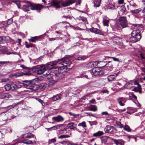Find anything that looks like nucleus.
Returning <instances> with one entry per match:
<instances>
[{
	"mask_svg": "<svg viewBox=\"0 0 145 145\" xmlns=\"http://www.w3.org/2000/svg\"><path fill=\"white\" fill-rule=\"evenodd\" d=\"M113 141L116 145H124V141L122 140L112 139Z\"/></svg>",
	"mask_w": 145,
	"mask_h": 145,
	"instance_id": "21",
	"label": "nucleus"
},
{
	"mask_svg": "<svg viewBox=\"0 0 145 145\" xmlns=\"http://www.w3.org/2000/svg\"><path fill=\"white\" fill-rule=\"evenodd\" d=\"M138 85L137 87H135L132 90L133 91H134L135 92H137L140 88H141V86L139 84Z\"/></svg>",
	"mask_w": 145,
	"mask_h": 145,
	"instance_id": "46",
	"label": "nucleus"
},
{
	"mask_svg": "<svg viewBox=\"0 0 145 145\" xmlns=\"http://www.w3.org/2000/svg\"><path fill=\"white\" fill-rule=\"evenodd\" d=\"M22 84L23 85L24 87L33 90H34L35 85L34 84L33 82L31 81L25 80L22 81Z\"/></svg>",
	"mask_w": 145,
	"mask_h": 145,
	"instance_id": "6",
	"label": "nucleus"
},
{
	"mask_svg": "<svg viewBox=\"0 0 145 145\" xmlns=\"http://www.w3.org/2000/svg\"><path fill=\"white\" fill-rule=\"evenodd\" d=\"M33 71L38 75H40L42 74H45L47 72L46 68L45 66L42 65L41 66H36L33 69Z\"/></svg>",
	"mask_w": 145,
	"mask_h": 145,
	"instance_id": "4",
	"label": "nucleus"
},
{
	"mask_svg": "<svg viewBox=\"0 0 145 145\" xmlns=\"http://www.w3.org/2000/svg\"><path fill=\"white\" fill-rule=\"evenodd\" d=\"M125 88L131 89L133 87L129 82H127L124 86Z\"/></svg>",
	"mask_w": 145,
	"mask_h": 145,
	"instance_id": "37",
	"label": "nucleus"
},
{
	"mask_svg": "<svg viewBox=\"0 0 145 145\" xmlns=\"http://www.w3.org/2000/svg\"><path fill=\"white\" fill-rule=\"evenodd\" d=\"M111 62V61H108V63L105 65V69L109 72L112 71V65L109 64Z\"/></svg>",
	"mask_w": 145,
	"mask_h": 145,
	"instance_id": "19",
	"label": "nucleus"
},
{
	"mask_svg": "<svg viewBox=\"0 0 145 145\" xmlns=\"http://www.w3.org/2000/svg\"><path fill=\"white\" fill-rule=\"evenodd\" d=\"M0 64H6L7 65L9 64L10 65H12L13 64V63L11 61H0Z\"/></svg>",
	"mask_w": 145,
	"mask_h": 145,
	"instance_id": "34",
	"label": "nucleus"
},
{
	"mask_svg": "<svg viewBox=\"0 0 145 145\" xmlns=\"http://www.w3.org/2000/svg\"><path fill=\"white\" fill-rule=\"evenodd\" d=\"M12 18L9 19L7 22V24L8 25H10L11 24L12 22Z\"/></svg>",
	"mask_w": 145,
	"mask_h": 145,
	"instance_id": "55",
	"label": "nucleus"
},
{
	"mask_svg": "<svg viewBox=\"0 0 145 145\" xmlns=\"http://www.w3.org/2000/svg\"><path fill=\"white\" fill-rule=\"evenodd\" d=\"M1 80L2 82H8L9 80L8 78H2Z\"/></svg>",
	"mask_w": 145,
	"mask_h": 145,
	"instance_id": "56",
	"label": "nucleus"
},
{
	"mask_svg": "<svg viewBox=\"0 0 145 145\" xmlns=\"http://www.w3.org/2000/svg\"><path fill=\"white\" fill-rule=\"evenodd\" d=\"M118 126L120 128H122L123 127V125L120 122L117 124Z\"/></svg>",
	"mask_w": 145,
	"mask_h": 145,
	"instance_id": "57",
	"label": "nucleus"
},
{
	"mask_svg": "<svg viewBox=\"0 0 145 145\" xmlns=\"http://www.w3.org/2000/svg\"><path fill=\"white\" fill-rule=\"evenodd\" d=\"M69 114L70 115H71V116H74V117H75V116L78 115L72 113L71 112H69Z\"/></svg>",
	"mask_w": 145,
	"mask_h": 145,
	"instance_id": "62",
	"label": "nucleus"
},
{
	"mask_svg": "<svg viewBox=\"0 0 145 145\" xmlns=\"http://www.w3.org/2000/svg\"><path fill=\"white\" fill-rule=\"evenodd\" d=\"M102 115H105L109 116V114L106 111L102 112L101 113Z\"/></svg>",
	"mask_w": 145,
	"mask_h": 145,
	"instance_id": "58",
	"label": "nucleus"
},
{
	"mask_svg": "<svg viewBox=\"0 0 145 145\" xmlns=\"http://www.w3.org/2000/svg\"><path fill=\"white\" fill-rule=\"evenodd\" d=\"M70 136L67 135H61L58 137L59 138H68Z\"/></svg>",
	"mask_w": 145,
	"mask_h": 145,
	"instance_id": "52",
	"label": "nucleus"
},
{
	"mask_svg": "<svg viewBox=\"0 0 145 145\" xmlns=\"http://www.w3.org/2000/svg\"><path fill=\"white\" fill-rule=\"evenodd\" d=\"M129 82L132 86V87H134L133 85H138V83L136 80H132L130 81Z\"/></svg>",
	"mask_w": 145,
	"mask_h": 145,
	"instance_id": "41",
	"label": "nucleus"
},
{
	"mask_svg": "<svg viewBox=\"0 0 145 145\" xmlns=\"http://www.w3.org/2000/svg\"><path fill=\"white\" fill-rule=\"evenodd\" d=\"M127 100V98L123 97H120L117 99V101L119 105L121 106L125 105V103Z\"/></svg>",
	"mask_w": 145,
	"mask_h": 145,
	"instance_id": "10",
	"label": "nucleus"
},
{
	"mask_svg": "<svg viewBox=\"0 0 145 145\" xmlns=\"http://www.w3.org/2000/svg\"><path fill=\"white\" fill-rule=\"evenodd\" d=\"M126 8L124 6H122L120 7V12L121 13V14H123L125 12Z\"/></svg>",
	"mask_w": 145,
	"mask_h": 145,
	"instance_id": "44",
	"label": "nucleus"
},
{
	"mask_svg": "<svg viewBox=\"0 0 145 145\" xmlns=\"http://www.w3.org/2000/svg\"><path fill=\"white\" fill-rule=\"evenodd\" d=\"M78 127H82L83 128L86 127V125L85 121H83L81 123H79L78 125Z\"/></svg>",
	"mask_w": 145,
	"mask_h": 145,
	"instance_id": "45",
	"label": "nucleus"
},
{
	"mask_svg": "<svg viewBox=\"0 0 145 145\" xmlns=\"http://www.w3.org/2000/svg\"><path fill=\"white\" fill-rule=\"evenodd\" d=\"M45 74H44V76H45V78L48 80L55 79L56 80L50 82V83L51 85L55 83V81H57L60 80L64 78L65 75L63 74L60 73L57 71H50V72L47 71Z\"/></svg>",
	"mask_w": 145,
	"mask_h": 145,
	"instance_id": "2",
	"label": "nucleus"
},
{
	"mask_svg": "<svg viewBox=\"0 0 145 145\" xmlns=\"http://www.w3.org/2000/svg\"><path fill=\"white\" fill-rule=\"evenodd\" d=\"M59 61H58V60H55L51 62L48 63L46 67L47 70L53 68H55V67H54L55 65H58L59 63Z\"/></svg>",
	"mask_w": 145,
	"mask_h": 145,
	"instance_id": "9",
	"label": "nucleus"
},
{
	"mask_svg": "<svg viewBox=\"0 0 145 145\" xmlns=\"http://www.w3.org/2000/svg\"><path fill=\"white\" fill-rule=\"evenodd\" d=\"M129 5L130 6V10L135 9L137 7V5L133 1L130 2Z\"/></svg>",
	"mask_w": 145,
	"mask_h": 145,
	"instance_id": "26",
	"label": "nucleus"
},
{
	"mask_svg": "<svg viewBox=\"0 0 145 145\" xmlns=\"http://www.w3.org/2000/svg\"><path fill=\"white\" fill-rule=\"evenodd\" d=\"M108 8L110 9H114L115 8L114 4L113 3H109L108 5Z\"/></svg>",
	"mask_w": 145,
	"mask_h": 145,
	"instance_id": "51",
	"label": "nucleus"
},
{
	"mask_svg": "<svg viewBox=\"0 0 145 145\" xmlns=\"http://www.w3.org/2000/svg\"><path fill=\"white\" fill-rule=\"evenodd\" d=\"M107 58H112L113 59V60L114 61L119 62L120 61V60L119 59L116 58L114 57H109V56H107Z\"/></svg>",
	"mask_w": 145,
	"mask_h": 145,
	"instance_id": "53",
	"label": "nucleus"
},
{
	"mask_svg": "<svg viewBox=\"0 0 145 145\" xmlns=\"http://www.w3.org/2000/svg\"><path fill=\"white\" fill-rule=\"evenodd\" d=\"M137 111V109H129L127 112V113L131 114Z\"/></svg>",
	"mask_w": 145,
	"mask_h": 145,
	"instance_id": "48",
	"label": "nucleus"
},
{
	"mask_svg": "<svg viewBox=\"0 0 145 145\" xmlns=\"http://www.w3.org/2000/svg\"><path fill=\"white\" fill-rule=\"evenodd\" d=\"M11 1V2L14 3L15 4H16L19 8H20V1H19L16 0H12Z\"/></svg>",
	"mask_w": 145,
	"mask_h": 145,
	"instance_id": "39",
	"label": "nucleus"
},
{
	"mask_svg": "<svg viewBox=\"0 0 145 145\" xmlns=\"http://www.w3.org/2000/svg\"><path fill=\"white\" fill-rule=\"evenodd\" d=\"M26 3L27 5H24L23 8V10L25 12L29 11L30 9L33 10H40L43 8L42 6L39 4L31 3L27 1H26Z\"/></svg>",
	"mask_w": 145,
	"mask_h": 145,
	"instance_id": "3",
	"label": "nucleus"
},
{
	"mask_svg": "<svg viewBox=\"0 0 145 145\" xmlns=\"http://www.w3.org/2000/svg\"><path fill=\"white\" fill-rule=\"evenodd\" d=\"M49 141L48 143L50 144L52 143L55 142L56 141V139L55 138H53L51 140H49Z\"/></svg>",
	"mask_w": 145,
	"mask_h": 145,
	"instance_id": "54",
	"label": "nucleus"
},
{
	"mask_svg": "<svg viewBox=\"0 0 145 145\" xmlns=\"http://www.w3.org/2000/svg\"><path fill=\"white\" fill-rule=\"evenodd\" d=\"M109 22V19L108 18H104L103 20V23L104 26L108 27L109 25L108 23Z\"/></svg>",
	"mask_w": 145,
	"mask_h": 145,
	"instance_id": "24",
	"label": "nucleus"
},
{
	"mask_svg": "<svg viewBox=\"0 0 145 145\" xmlns=\"http://www.w3.org/2000/svg\"><path fill=\"white\" fill-rule=\"evenodd\" d=\"M11 89L12 90H16L18 89L21 88L22 86L20 85H17L14 83L11 84H10Z\"/></svg>",
	"mask_w": 145,
	"mask_h": 145,
	"instance_id": "18",
	"label": "nucleus"
},
{
	"mask_svg": "<svg viewBox=\"0 0 145 145\" xmlns=\"http://www.w3.org/2000/svg\"><path fill=\"white\" fill-rule=\"evenodd\" d=\"M39 38L37 37H32L31 38L29 39V40L30 42H35Z\"/></svg>",
	"mask_w": 145,
	"mask_h": 145,
	"instance_id": "35",
	"label": "nucleus"
},
{
	"mask_svg": "<svg viewBox=\"0 0 145 145\" xmlns=\"http://www.w3.org/2000/svg\"><path fill=\"white\" fill-rule=\"evenodd\" d=\"M52 120L57 122L62 121L64 120V118L61 116L58 115L56 117H54L52 118Z\"/></svg>",
	"mask_w": 145,
	"mask_h": 145,
	"instance_id": "14",
	"label": "nucleus"
},
{
	"mask_svg": "<svg viewBox=\"0 0 145 145\" xmlns=\"http://www.w3.org/2000/svg\"><path fill=\"white\" fill-rule=\"evenodd\" d=\"M11 97L10 95L8 93H0V99H7Z\"/></svg>",
	"mask_w": 145,
	"mask_h": 145,
	"instance_id": "15",
	"label": "nucleus"
},
{
	"mask_svg": "<svg viewBox=\"0 0 145 145\" xmlns=\"http://www.w3.org/2000/svg\"><path fill=\"white\" fill-rule=\"evenodd\" d=\"M138 37L132 36L130 39L129 41L132 42H135L139 40L141 38V36H138Z\"/></svg>",
	"mask_w": 145,
	"mask_h": 145,
	"instance_id": "12",
	"label": "nucleus"
},
{
	"mask_svg": "<svg viewBox=\"0 0 145 145\" xmlns=\"http://www.w3.org/2000/svg\"><path fill=\"white\" fill-rule=\"evenodd\" d=\"M95 91L93 92H92L90 93H88L86 95H85L84 97H82L81 98V99L82 101H83V100H85L86 99H88V98L90 97L91 95L92 94H93L94 93H95Z\"/></svg>",
	"mask_w": 145,
	"mask_h": 145,
	"instance_id": "28",
	"label": "nucleus"
},
{
	"mask_svg": "<svg viewBox=\"0 0 145 145\" xmlns=\"http://www.w3.org/2000/svg\"><path fill=\"white\" fill-rule=\"evenodd\" d=\"M92 72H89L90 74H92L95 76H101L103 75L104 72L102 70H100L98 68H95L92 69Z\"/></svg>",
	"mask_w": 145,
	"mask_h": 145,
	"instance_id": "7",
	"label": "nucleus"
},
{
	"mask_svg": "<svg viewBox=\"0 0 145 145\" xmlns=\"http://www.w3.org/2000/svg\"><path fill=\"white\" fill-rule=\"evenodd\" d=\"M107 78L108 81L109 82L116 81V78L115 77V76L113 75H109L108 76Z\"/></svg>",
	"mask_w": 145,
	"mask_h": 145,
	"instance_id": "22",
	"label": "nucleus"
},
{
	"mask_svg": "<svg viewBox=\"0 0 145 145\" xmlns=\"http://www.w3.org/2000/svg\"><path fill=\"white\" fill-rule=\"evenodd\" d=\"M61 64H58L57 65V67H58V71L59 72L63 74L62 73L65 71V70L66 68V65H63V66H60L59 65Z\"/></svg>",
	"mask_w": 145,
	"mask_h": 145,
	"instance_id": "16",
	"label": "nucleus"
},
{
	"mask_svg": "<svg viewBox=\"0 0 145 145\" xmlns=\"http://www.w3.org/2000/svg\"><path fill=\"white\" fill-rule=\"evenodd\" d=\"M104 130L106 133H112L114 132V127L110 125H107Z\"/></svg>",
	"mask_w": 145,
	"mask_h": 145,
	"instance_id": "11",
	"label": "nucleus"
},
{
	"mask_svg": "<svg viewBox=\"0 0 145 145\" xmlns=\"http://www.w3.org/2000/svg\"><path fill=\"white\" fill-rule=\"evenodd\" d=\"M87 58L86 56H79L75 58V59L80 61V60H84Z\"/></svg>",
	"mask_w": 145,
	"mask_h": 145,
	"instance_id": "31",
	"label": "nucleus"
},
{
	"mask_svg": "<svg viewBox=\"0 0 145 145\" xmlns=\"http://www.w3.org/2000/svg\"><path fill=\"white\" fill-rule=\"evenodd\" d=\"M78 19L79 20H82L84 22H85L87 21L86 18L84 16H80L78 18Z\"/></svg>",
	"mask_w": 145,
	"mask_h": 145,
	"instance_id": "47",
	"label": "nucleus"
},
{
	"mask_svg": "<svg viewBox=\"0 0 145 145\" xmlns=\"http://www.w3.org/2000/svg\"><path fill=\"white\" fill-rule=\"evenodd\" d=\"M58 61H59V64L61 65L69 66L71 64V61L69 60V56L68 55L65 56L62 58L58 59Z\"/></svg>",
	"mask_w": 145,
	"mask_h": 145,
	"instance_id": "5",
	"label": "nucleus"
},
{
	"mask_svg": "<svg viewBox=\"0 0 145 145\" xmlns=\"http://www.w3.org/2000/svg\"><path fill=\"white\" fill-rule=\"evenodd\" d=\"M61 144L63 145H67V142L66 141H63L60 142Z\"/></svg>",
	"mask_w": 145,
	"mask_h": 145,
	"instance_id": "60",
	"label": "nucleus"
},
{
	"mask_svg": "<svg viewBox=\"0 0 145 145\" xmlns=\"http://www.w3.org/2000/svg\"><path fill=\"white\" fill-rule=\"evenodd\" d=\"M104 134V133L103 131H99L98 132L94 133L93 136L94 137H98Z\"/></svg>",
	"mask_w": 145,
	"mask_h": 145,
	"instance_id": "36",
	"label": "nucleus"
},
{
	"mask_svg": "<svg viewBox=\"0 0 145 145\" xmlns=\"http://www.w3.org/2000/svg\"><path fill=\"white\" fill-rule=\"evenodd\" d=\"M5 26V25L4 23L3 22H1L0 24V28H3Z\"/></svg>",
	"mask_w": 145,
	"mask_h": 145,
	"instance_id": "59",
	"label": "nucleus"
},
{
	"mask_svg": "<svg viewBox=\"0 0 145 145\" xmlns=\"http://www.w3.org/2000/svg\"><path fill=\"white\" fill-rule=\"evenodd\" d=\"M61 98V95L60 94H58L55 95L54 96L52 99V100L53 101H55L59 100Z\"/></svg>",
	"mask_w": 145,
	"mask_h": 145,
	"instance_id": "25",
	"label": "nucleus"
},
{
	"mask_svg": "<svg viewBox=\"0 0 145 145\" xmlns=\"http://www.w3.org/2000/svg\"><path fill=\"white\" fill-rule=\"evenodd\" d=\"M140 31L138 29H136L133 31L131 36L138 37V36H140V34L139 33Z\"/></svg>",
	"mask_w": 145,
	"mask_h": 145,
	"instance_id": "20",
	"label": "nucleus"
},
{
	"mask_svg": "<svg viewBox=\"0 0 145 145\" xmlns=\"http://www.w3.org/2000/svg\"><path fill=\"white\" fill-rule=\"evenodd\" d=\"M141 10L140 8L133 9V10H131L130 12L134 14H137Z\"/></svg>",
	"mask_w": 145,
	"mask_h": 145,
	"instance_id": "30",
	"label": "nucleus"
},
{
	"mask_svg": "<svg viewBox=\"0 0 145 145\" xmlns=\"http://www.w3.org/2000/svg\"><path fill=\"white\" fill-rule=\"evenodd\" d=\"M123 129L124 130L128 132H130L131 131V129L127 125H125V126L123 127Z\"/></svg>",
	"mask_w": 145,
	"mask_h": 145,
	"instance_id": "40",
	"label": "nucleus"
},
{
	"mask_svg": "<svg viewBox=\"0 0 145 145\" xmlns=\"http://www.w3.org/2000/svg\"><path fill=\"white\" fill-rule=\"evenodd\" d=\"M22 142L24 144H31L33 143L31 141H30L28 140L25 139H24L23 141H22Z\"/></svg>",
	"mask_w": 145,
	"mask_h": 145,
	"instance_id": "42",
	"label": "nucleus"
},
{
	"mask_svg": "<svg viewBox=\"0 0 145 145\" xmlns=\"http://www.w3.org/2000/svg\"><path fill=\"white\" fill-rule=\"evenodd\" d=\"M36 99L43 106H45V105L42 100L39 98H37Z\"/></svg>",
	"mask_w": 145,
	"mask_h": 145,
	"instance_id": "49",
	"label": "nucleus"
},
{
	"mask_svg": "<svg viewBox=\"0 0 145 145\" xmlns=\"http://www.w3.org/2000/svg\"><path fill=\"white\" fill-rule=\"evenodd\" d=\"M124 0H118V3L119 4H122L124 2Z\"/></svg>",
	"mask_w": 145,
	"mask_h": 145,
	"instance_id": "61",
	"label": "nucleus"
},
{
	"mask_svg": "<svg viewBox=\"0 0 145 145\" xmlns=\"http://www.w3.org/2000/svg\"><path fill=\"white\" fill-rule=\"evenodd\" d=\"M88 76L85 74V73H83L82 74L80 75V77L81 78L85 77L88 79L90 78H91L92 76H89V78H88Z\"/></svg>",
	"mask_w": 145,
	"mask_h": 145,
	"instance_id": "50",
	"label": "nucleus"
},
{
	"mask_svg": "<svg viewBox=\"0 0 145 145\" xmlns=\"http://www.w3.org/2000/svg\"><path fill=\"white\" fill-rule=\"evenodd\" d=\"M68 127L71 129H73L76 127V125L73 122L69 123L68 125Z\"/></svg>",
	"mask_w": 145,
	"mask_h": 145,
	"instance_id": "29",
	"label": "nucleus"
},
{
	"mask_svg": "<svg viewBox=\"0 0 145 145\" xmlns=\"http://www.w3.org/2000/svg\"><path fill=\"white\" fill-rule=\"evenodd\" d=\"M47 84L45 83H42L40 84L39 86L40 89H44L46 87Z\"/></svg>",
	"mask_w": 145,
	"mask_h": 145,
	"instance_id": "38",
	"label": "nucleus"
},
{
	"mask_svg": "<svg viewBox=\"0 0 145 145\" xmlns=\"http://www.w3.org/2000/svg\"><path fill=\"white\" fill-rule=\"evenodd\" d=\"M8 36H0V44H4L7 42L8 41Z\"/></svg>",
	"mask_w": 145,
	"mask_h": 145,
	"instance_id": "13",
	"label": "nucleus"
},
{
	"mask_svg": "<svg viewBox=\"0 0 145 145\" xmlns=\"http://www.w3.org/2000/svg\"><path fill=\"white\" fill-rule=\"evenodd\" d=\"M101 0H93L94 7H99L101 4Z\"/></svg>",
	"mask_w": 145,
	"mask_h": 145,
	"instance_id": "23",
	"label": "nucleus"
},
{
	"mask_svg": "<svg viewBox=\"0 0 145 145\" xmlns=\"http://www.w3.org/2000/svg\"><path fill=\"white\" fill-rule=\"evenodd\" d=\"M90 30L91 32H93L96 34L103 35H104L103 33L101 31L97 29L92 28L90 29Z\"/></svg>",
	"mask_w": 145,
	"mask_h": 145,
	"instance_id": "17",
	"label": "nucleus"
},
{
	"mask_svg": "<svg viewBox=\"0 0 145 145\" xmlns=\"http://www.w3.org/2000/svg\"><path fill=\"white\" fill-rule=\"evenodd\" d=\"M120 23L121 27L125 28L128 26V24L126 18L125 16L121 17L120 18Z\"/></svg>",
	"mask_w": 145,
	"mask_h": 145,
	"instance_id": "8",
	"label": "nucleus"
},
{
	"mask_svg": "<svg viewBox=\"0 0 145 145\" xmlns=\"http://www.w3.org/2000/svg\"><path fill=\"white\" fill-rule=\"evenodd\" d=\"M109 137L108 136H103L101 138V142L103 144H105L107 142Z\"/></svg>",
	"mask_w": 145,
	"mask_h": 145,
	"instance_id": "27",
	"label": "nucleus"
},
{
	"mask_svg": "<svg viewBox=\"0 0 145 145\" xmlns=\"http://www.w3.org/2000/svg\"><path fill=\"white\" fill-rule=\"evenodd\" d=\"M57 38H50L49 39V40L50 41H52V40H57Z\"/></svg>",
	"mask_w": 145,
	"mask_h": 145,
	"instance_id": "64",
	"label": "nucleus"
},
{
	"mask_svg": "<svg viewBox=\"0 0 145 145\" xmlns=\"http://www.w3.org/2000/svg\"><path fill=\"white\" fill-rule=\"evenodd\" d=\"M5 89L7 91H8L11 89L10 84H8L5 85L4 86Z\"/></svg>",
	"mask_w": 145,
	"mask_h": 145,
	"instance_id": "43",
	"label": "nucleus"
},
{
	"mask_svg": "<svg viewBox=\"0 0 145 145\" xmlns=\"http://www.w3.org/2000/svg\"><path fill=\"white\" fill-rule=\"evenodd\" d=\"M34 137V135L32 134H25L23 136L22 138L24 140L25 138H30L31 137Z\"/></svg>",
	"mask_w": 145,
	"mask_h": 145,
	"instance_id": "32",
	"label": "nucleus"
},
{
	"mask_svg": "<svg viewBox=\"0 0 145 145\" xmlns=\"http://www.w3.org/2000/svg\"><path fill=\"white\" fill-rule=\"evenodd\" d=\"M19 108V107L18 105L15 104L6 107V108H9V109H12V108L18 109Z\"/></svg>",
	"mask_w": 145,
	"mask_h": 145,
	"instance_id": "33",
	"label": "nucleus"
},
{
	"mask_svg": "<svg viewBox=\"0 0 145 145\" xmlns=\"http://www.w3.org/2000/svg\"><path fill=\"white\" fill-rule=\"evenodd\" d=\"M81 0H52L53 6L56 8L61 7L62 6H69L73 3H76V5H79L81 3Z\"/></svg>",
	"mask_w": 145,
	"mask_h": 145,
	"instance_id": "1",
	"label": "nucleus"
},
{
	"mask_svg": "<svg viewBox=\"0 0 145 145\" xmlns=\"http://www.w3.org/2000/svg\"><path fill=\"white\" fill-rule=\"evenodd\" d=\"M89 102L91 103H93L95 101V99H93L89 101Z\"/></svg>",
	"mask_w": 145,
	"mask_h": 145,
	"instance_id": "63",
	"label": "nucleus"
}]
</instances>
